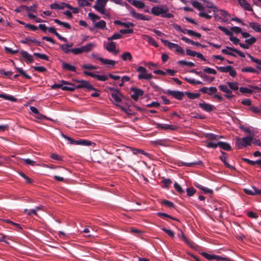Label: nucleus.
Here are the masks:
<instances>
[{
	"label": "nucleus",
	"mask_w": 261,
	"mask_h": 261,
	"mask_svg": "<svg viewBox=\"0 0 261 261\" xmlns=\"http://www.w3.org/2000/svg\"><path fill=\"white\" fill-rule=\"evenodd\" d=\"M238 2L240 6L244 8V10L252 11L253 9L250 7L249 4L246 0H238Z\"/></svg>",
	"instance_id": "nucleus-20"
},
{
	"label": "nucleus",
	"mask_w": 261,
	"mask_h": 261,
	"mask_svg": "<svg viewBox=\"0 0 261 261\" xmlns=\"http://www.w3.org/2000/svg\"><path fill=\"white\" fill-rule=\"evenodd\" d=\"M61 136L62 137L66 139L69 142L70 144L81 145L83 146H90L92 144V142L86 140L80 139L78 140H74L71 138L67 136L66 135L62 133Z\"/></svg>",
	"instance_id": "nucleus-5"
},
{
	"label": "nucleus",
	"mask_w": 261,
	"mask_h": 261,
	"mask_svg": "<svg viewBox=\"0 0 261 261\" xmlns=\"http://www.w3.org/2000/svg\"><path fill=\"white\" fill-rule=\"evenodd\" d=\"M217 92V89L215 87H211L208 88L207 94L209 95H212Z\"/></svg>",
	"instance_id": "nucleus-57"
},
{
	"label": "nucleus",
	"mask_w": 261,
	"mask_h": 261,
	"mask_svg": "<svg viewBox=\"0 0 261 261\" xmlns=\"http://www.w3.org/2000/svg\"><path fill=\"white\" fill-rule=\"evenodd\" d=\"M74 82L79 83L75 86L76 89H86L88 91H97V89L94 87L89 82L85 80H74Z\"/></svg>",
	"instance_id": "nucleus-4"
},
{
	"label": "nucleus",
	"mask_w": 261,
	"mask_h": 261,
	"mask_svg": "<svg viewBox=\"0 0 261 261\" xmlns=\"http://www.w3.org/2000/svg\"><path fill=\"white\" fill-rule=\"evenodd\" d=\"M205 137L207 138V140L209 141L215 140L218 141L220 140V137L219 135L212 134V133H208L205 135Z\"/></svg>",
	"instance_id": "nucleus-29"
},
{
	"label": "nucleus",
	"mask_w": 261,
	"mask_h": 261,
	"mask_svg": "<svg viewBox=\"0 0 261 261\" xmlns=\"http://www.w3.org/2000/svg\"><path fill=\"white\" fill-rule=\"evenodd\" d=\"M0 98H3L5 99L10 100L11 101H16L17 100V99L14 96L5 94H0Z\"/></svg>",
	"instance_id": "nucleus-37"
},
{
	"label": "nucleus",
	"mask_w": 261,
	"mask_h": 261,
	"mask_svg": "<svg viewBox=\"0 0 261 261\" xmlns=\"http://www.w3.org/2000/svg\"><path fill=\"white\" fill-rule=\"evenodd\" d=\"M54 21L55 23H57L59 25H63L64 27L68 29H71V25H70L69 23L67 22H62L58 19H55Z\"/></svg>",
	"instance_id": "nucleus-39"
},
{
	"label": "nucleus",
	"mask_w": 261,
	"mask_h": 261,
	"mask_svg": "<svg viewBox=\"0 0 261 261\" xmlns=\"http://www.w3.org/2000/svg\"><path fill=\"white\" fill-rule=\"evenodd\" d=\"M16 68L18 72L23 77H25L28 80L31 79V76L29 74H27L26 72L21 68L16 67Z\"/></svg>",
	"instance_id": "nucleus-45"
},
{
	"label": "nucleus",
	"mask_w": 261,
	"mask_h": 261,
	"mask_svg": "<svg viewBox=\"0 0 261 261\" xmlns=\"http://www.w3.org/2000/svg\"><path fill=\"white\" fill-rule=\"evenodd\" d=\"M164 93L174 97L177 100H181L185 95V92L179 91L168 90L164 91Z\"/></svg>",
	"instance_id": "nucleus-10"
},
{
	"label": "nucleus",
	"mask_w": 261,
	"mask_h": 261,
	"mask_svg": "<svg viewBox=\"0 0 261 261\" xmlns=\"http://www.w3.org/2000/svg\"><path fill=\"white\" fill-rule=\"evenodd\" d=\"M156 127L159 129H171L172 130H175L177 129V126L175 125H171L169 124H161V123H158L156 124Z\"/></svg>",
	"instance_id": "nucleus-19"
},
{
	"label": "nucleus",
	"mask_w": 261,
	"mask_h": 261,
	"mask_svg": "<svg viewBox=\"0 0 261 261\" xmlns=\"http://www.w3.org/2000/svg\"><path fill=\"white\" fill-rule=\"evenodd\" d=\"M128 2L131 3L134 6L139 9H142L145 7V4L139 1L128 0Z\"/></svg>",
	"instance_id": "nucleus-23"
},
{
	"label": "nucleus",
	"mask_w": 261,
	"mask_h": 261,
	"mask_svg": "<svg viewBox=\"0 0 261 261\" xmlns=\"http://www.w3.org/2000/svg\"><path fill=\"white\" fill-rule=\"evenodd\" d=\"M250 27L255 32L261 33V25L256 22H251L249 23Z\"/></svg>",
	"instance_id": "nucleus-32"
},
{
	"label": "nucleus",
	"mask_w": 261,
	"mask_h": 261,
	"mask_svg": "<svg viewBox=\"0 0 261 261\" xmlns=\"http://www.w3.org/2000/svg\"><path fill=\"white\" fill-rule=\"evenodd\" d=\"M185 95H187V97L190 99L198 98L200 96L199 93H193L190 92H185Z\"/></svg>",
	"instance_id": "nucleus-33"
},
{
	"label": "nucleus",
	"mask_w": 261,
	"mask_h": 261,
	"mask_svg": "<svg viewBox=\"0 0 261 261\" xmlns=\"http://www.w3.org/2000/svg\"><path fill=\"white\" fill-rule=\"evenodd\" d=\"M203 71L204 72H205L206 73H208V74H217V71L215 69L210 68V67H205L203 69Z\"/></svg>",
	"instance_id": "nucleus-55"
},
{
	"label": "nucleus",
	"mask_w": 261,
	"mask_h": 261,
	"mask_svg": "<svg viewBox=\"0 0 261 261\" xmlns=\"http://www.w3.org/2000/svg\"><path fill=\"white\" fill-rule=\"evenodd\" d=\"M20 42L22 44L29 45L30 42L34 43L38 46H41V43L40 41H37L35 38H31V37H27L24 40L20 41Z\"/></svg>",
	"instance_id": "nucleus-17"
},
{
	"label": "nucleus",
	"mask_w": 261,
	"mask_h": 261,
	"mask_svg": "<svg viewBox=\"0 0 261 261\" xmlns=\"http://www.w3.org/2000/svg\"><path fill=\"white\" fill-rule=\"evenodd\" d=\"M162 204L166 205L167 206L171 208L174 207V204L172 202L167 200H164L162 202Z\"/></svg>",
	"instance_id": "nucleus-63"
},
{
	"label": "nucleus",
	"mask_w": 261,
	"mask_h": 261,
	"mask_svg": "<svg viewBox=\"0 0 261 261\" xmlns=\"http://www.w3.org/2000/svg\"><path fill=\"white\" fill-rule=\"evenodd\" d=\"M34 55L38 58H39L41 59L48 61L49 57L45 54H42L39 53H34Z\"/></svg>",
	"instance_id": "nucleus-50"
},
{
	"label": "nucleus",
	"mask_w": 261,
	"mask_h": 261,
	"mask_svg": "<svg viewBox=\"0 0 261 261\" xmlns=\"http://www.w3.org/2000/svg\"><path fill=\"white\" fill-rule=\"evenodd\" d=\"M130 91L134 93L131 94L130 96L136 101H137L139 97L142 96L144 94V91L142 89L134 87L130 88Z\"/></svg>",
	"instance_id": "nucleus-11"
},
{
	"label": "nucleus",
	"mask_w": 261,
	"mask_h": 261,
	"mask_svg": "<svg viewBox=\"0 0 261 261\" xmlns=\"http://www.w3.org/2000/svg\"><path fill=\"white\" fill-rule=\"evenodd\" d=\"M219 89L225 93H231V91L227 87V86L224 85H220L219 86Z\"/></svg>",
	"instance_id": "nucleus-48"
},
{
	"label": "nucleus",
	"mask_w": 261,
	"mask_h": 261,
	"mask_svg": "<svg viewBox=\"0 0 261 261\" xmlns=\"http://www.w3.org/2000/svg\"><path fill=\"white\" fill-rule=\"evenodd\" d=\"M109 0H97L96 4L93 7L98 12L102 14H105V8L106 6L107 3Z\"/></svg>",
	"instance_id": "nucleus-9"
},
{
	"label": "nucleus",
	"mask_w": 261,
	"mask_h": 261,
	"mask_svg": "<svg viewBox=\"0 0 261 261\" xmlns=\"http://www.w3.org/2000/svg\"><path fill=\"white\" fill-rule=\"evenodd\" d=\"M182 240L185 242V243L188 245L191 248H194V243L189 240V239H188L186 236H182Z\"/></svg>",
	"instance_id": "nucleus-60"
},
{
	"label": "nucleus",
	"mask_w": 261,
	"mask_h": 261,
	"mask_svg": "<svg viewBox=\"0 0 261 261\" xmlns=\"http://www.w3.org/2000/svg\"><path fill=\"white\" fill-rule=\"evenodd\" d=\"M105 48L109 52L113 53L114 55H116L118 51H116V45L114 42L111 41L105 45Z\"/></svg>",
	"instance_id": "nucleus-14"
},
{
	"label": "nucleus",
	"mask_w": 261,
	"mask_h": 261,
	"mask_svg": "<svg viewBox=\"0 0 261 261\" xmlns=\"http://www.w3.org/2000/svg\"><path fill=\"white\" fill-rule=\"evenodd\" d=\"M124 6L130 11L131 15L133 17L138 19V20H150V17L147 16L146 15H144L142 14H140L137 13L135 10L131 7L128 4L125 3Z\"/></svg>",
	"instance_id": "nucleus-2"
},
{
	"label": "nucleus",
	"mask_w": 261,
	"mask_h": 261,
	"mask_svg": "<svg viewBox=\"0 0 261 261\" xmlns=\"http://www.w3.org/2000/svg\"><path fill=\"white\" fill-rule=\"evenodd\" d=\"M95 27L98 29H105L106 28V23L105 21L101 20L95 23Z\"/></svg>",
	"instance_id": "nucleus-42"
},
{
	"label": "nucleus",
	"mask_w": 261,
	"mask_h": 261,
	"mask_svg": "<svg viewBox=\"0 0 261 261\" xmlns=\"http://www.w3.org/2000/svg\"><path fill=\"white\" fill-rule=\"evenodd\" d=\"M218 29L223 32L226 35L229 36V40L232 41L234 44L236 45L240 43V40L238 38L233 37L232 33L225 27L220 25L218 27Z\"/></svg>",
	"instance_id": "nucleus-8"
},
{
	"label": "nucleus",
	"mask_w": 261,
	"mask_h": 261,
	"mask_svg": "<svg viewBox=\"0 0 261 261\" xmlns=\"http://www.w3.org/2000/svg\"><path fill=\"white\" fill-rule=\"evenodd\" d=\"M221 153L222 155L220 156L219 159L224 163V165L229 169H234L233 167L229 165L226 161L227 154L223 151H221Z\"/></svg>",
	"instance_id": "nucleus-21"
},
{
	"label": "nucleus",
	"mask_w": 261,
	"mask_h": 261,
	"mask_svg": "<svg viewBox=\"0 0 261 261\" xmlns=\"http://www.w3.org/2000/svg\"><path fill=\"white\" fill-rule=\"evenodd\" d=\"M239 91L242 94H251L253 92L252 89H249L247 87H240Z\"/></svg>",
	"instance_id": "nucleus-47"
},
{
	"label": "nucleus",
	"mask_w": 261,
	"mask_h": 261,
	"mask_svg": "<svg viewBox=\"0 0 261 261\" xmlns=\"http://www.w3.org/2000/svg\"><path fill=\"white\" fill-rule=\"evenodd\" d=\"M216 68L220 72L227 73L229 72L230 69L231 68V66H227L226 67H219L216 66Z\"/></svg>",
	"instance_id": "nucleus-43"
},
{
	"label": "nucleus",
	"mask_w": 261,
	"mask_h": 261,
	"mask_svg": "<svg viewBox=\"0 0 261 261\" xmlns=\"http://www.w3.org/2000/svg\"><path fill=\"white\" fill-rule=\"evenodd\" d=\"M204 3H205V6L207 8L212 9L214 13L216 12V10H218V8L212 3L206 1Z\"/></svg>",
	"instance_id": "nucleus-46"
},
{
	"label": "nucleus",
	"mask_w": 261,
	"mask_h": 261,
	"mask_svg": "<svg viewBox=\"0 0 261 261\" xmlns=\"http://www.w3.org/2000/svg\"><path fill=\"white\" fill-rule=\"evenodd\" d=\"M121 58L123 61H126L127 59L129 61L133 60V57L129 52H125L121 55Z\"/></svg>",
	"instance_id": "nucleus-41"
},
{
	"label": "nucleus",
	"mask_w": 261,
	"mask_h": 261,
	"mask_svg": "<svg viewBox=\"0 0 261 261\" xmlns=\"http://www.w3.org/2000/svg\"><path fill=\"white\" fill-rule=\"evenodd\" d=\"M227 83L231 90L233 91H238V90L239 89L238 87V83L237 82H228ZM237 94H239L238 91H237Z\"/></svg>",
	"instance_id": "nucleus-34"
},
{
	"label": "nucleus",
	"mask_w": 261,
	"mask_h": 261,
	"mask_svg": "<svg viewBox=\"0 0 261 261\" xmlns=\"http://www.w3.org/2000/svg\"><path fill=\"white\" fill-rule=\"evenodd\" d=\"M99 61L101 62L103 65H107V67L109 68H113L116 63V61L114 60L105 59L103 58H99Z\"/></svg>",
	"instance_id": "nucleus-18"
},
{
	"label": "nucleus",
	"mask_w": 261,
	"mask_h": 261,
	"mask_svg": "<svg viewBox=\"0 0 261 261\" xmlns=\"http://www.w3.org/2000/svg\"><path fill=\"white\" fill-rule=\"evenodd\" d=\"M219 147L225 150H230L231 149L230 144L226 142H218Z\"/></svg>",
	"instance_id": "nucleus-30"
},
{
	"label": "nucleus",
	"mask_w": 261,
	"mask_h": 261,
	"mask_svg": "<svg viewBox=\"0 0 261 261\" xmlns=\"http://www.w3.org/2000/svg\"><path fill=\"white\" fill-rule=\"evenodd\" d=\"M157 215L159 217H161L163 219H166V218H170V219L174 220H176V221L178 220L176 218H174L172 216H171V215H168L166 213H164L159 212L157 213Z\"/></svg>",
	"instance_id": "nucleus-40"
},
{
	"label": "nucleus",
	"mask_w": 261,
	"mask_h": 261,
	"mask_svg": "<svg viewBox=\"0 0 261 261\" xmlns=\"http://www.w3.org/2000/svg\"><path fill=\"white\" fill-rule=\"evenodd\" d=\"M78 4L80 7L90 6L91 4L87 0H77Z\"/></svg>",
	"instance_id": "nucleus-58"
},
{
	"label": "nucleus",
	"mask_w": 261,
	"mask_h": 261,
	"mask_svg": "<svg viewBox=\"0 0 261 261\" xmlns=\"http://www.w3.org/2000/svg\"><path fill=\"white\" fill-rule=\"evenodd\" d=\"M144 40L148 42L150 44L152 45L153 46L158 47V45L157 44L155 40L150 36L145 35H143V37Z\"/></svg>",
	"instance_id": "nucleus-25"
},
{
	"label": "nucleus",
	"mask_w": 261,
	"mask_h": 261,
	"mask_svg": "<svg viewBox=\"0 0 261 261\" xmlns=\"http://www.w3.org/2000/svg\"><path fill=\"white\" fill-rule=\"evenodd\" d=\"M196 192V190L193 187L188 188L186 190L187 195L189 197L193 196Z\"/></svg>",
	"instance_id": "nucleus-49"
},
{
	"label": "nucleus",
	"mask_w": 261,
	"mask_h": 261,
	"mask_svg": "<svg viewBox=\"0 0 261 261\" xmlns=\"http://www.w3.org/2000/svg\"><path fill=\"white\" fill-rule=\"evenodd\" d=\"M216 12L219 13L220 15L224 16L225 18H226L227 17H230L229 14L227 12V11H226L224 10L219 9L218 8V10H216Z\"/></svg>",
	"instance_id": "nucleus-53"
},
{
	"label": "nucleus",
	"mask_w": 261,
	"mask_h": 261,
	"mask_svg": "<svg viewBox=\"0 0 261 261\" xmlns=\"http://www.w3.org/2000/svg\"><path fill=\"white\" fill-rule=\"evenodd\" d=\"M174 188L179 194H182L185 192L181 187L176 182H175L174 184Z\"/></svg>",
	"instance_id": "nucleus-54"
},
{
	"label": "nucleus",
	"mask_w": 261,
	"mask_h": 261,
	"mask_svg": "<svg viewBox=\"0 0 261 261\" xmlns=\"http://www.w3.org/2000/svg\"><path fill=\"white\" fill-rule=\"evenodd\" d=\"M253 140L252 136L244 137L242 138H237V145L239 149L251 145Z\"/></svg>",
	"instance_id": "nucleus-3"
},
{
	"label": "nucleus",
	"mask_w": 261,
	"mask_h": 261,
	"mask_svg": "<svg viewBox=\"0 0 261 261\" xmlns=\"http://www.w3.org/2000/svg\"><path fill=\"white\" fill-rule=\"evenodd\" d=\"M111 95L116 102H120L121 101V94L118 90H115L114 92L112 93Z\"/></svg>",
	"instance_id": "nucleus-27"
},
{
	"label": "nucleus",
	"mask_w": 261,
	"mask_h": 261,
	"mask_svg": "<svg viewBox=\"0 0 261 261\" xmlns=\"http://www.w3.org/2000/svg\"><path fill=\"white\" fill-rule=\"evenodd\" d=\"M162 230L165 232L170 237L173 238L174 237V232L169 229H167L165 227L161 228Z\"/></svg>",
	"instance_id": "nucleus-59"
},
{
	"label": "nucleus",
	"mask_w": 261,
	"mask_h": 261,
	"mask_svg": "<svg viewBox=\"0 0 261 261\" xmlns=\"http://www.w3.org/2000/svg\"><path fill=\"white\" fill-rule=\"evenodd\" d=\"M162 43H164V44L167 46H168L170 49H172L173 48H175L177 44L173 43L172 42H169L168 40H165L163 39H161Z\"/></svg>",
	"instance_id": "nucleus-31"
},
{
	"label": "nucleus",
	"mask_w": 261,
	"mask_h": 261,
	"mask_svg": "<svg viewBox=\"0 0 261 261\" xmlns=\"http://www.w3.org/2000/svg\"><path fill=\"white\" fill-rule=\"evenodd\" d=\"M114 23L115 24L120 25L123 26L126 28H129L130 27L133 28L135 26V24L132 22H122L118 20H115Z\"/></svg>",
	"instance_id": "nucleus-24"
},
{
	"label": "nucleus",
	"mask_w": 261,
	"mask_h": 261,
	"mask_svg": "<svg viewBox=\"0 0 261 261\" xmlns=\"http://www.w3.org/2000/svg\"><path fill=\"white\" fill-rule=\"evenodd\" d=\"M199 106L204 111L207 112H211L213 111L215 107L213 105L210 103H207L204 101L199 103Z\"/></svg>",
	"instance_id": "nucleus-15"
},
{
	"label": "nucleus",
	"mask_w": 261,
	"mask_h": 261,
	"mask_svg": "<svg viewBox=\"0 0 261 261\" xmlns=\"http://www.w3.org/2000/svg\"><path fill=\"white\" fill-rule=\"evenodd\" d=\"M61 82L63 84L62 90L73 92L75 90V89H76L74 84L72 83H69L64 80H62Z\"/></svg>",
	"instance_id": "nucleus-12"
},
{
	"label": "nucleus",
	"mask_w": 261,
	"mask_h": 261,
	"mask_svg": "<svg viewBox=\"0 0 261 261\" xmlns=\"http://www.w3.org/2000/svg\"><path fill=\"white\" fill-rule=\"evenodd\" d=\"M122 37H123V36L122 34H120L119 33H115L112 35V36H111L110 37H108V39L109 40L112 41L113 40L121 39Z\"/></svg>",
	"instance_id": "nucleus-51"
},
{
	"label": "nucleus",
	"mask_w": 261,
	"mask_h": 261,
	"mask_svg": "<svg viewBox=\"0 0 261 261\" xmlns=\"http://www.w3.org/2000/svg\"><path fill=\"white\" fill-rule=\"evenodd\" d=\"M88 16L91 19V20L93 21H96V20H98L100 19V17L96 14L90 12L88 13Z\"/></svg>",
	"instance_id": "nucleus-62"
},
{
	"label": "nucleus",
	"mask_w": 261,
	"mask_h": 261,
	"mask_svg": "<svg viewBox=\"0 0 261 261\" xmlns=\"http://www.w3.org/2000/svg\"><path fill=\"white\" fill-rule=\"evenodd\" d=\"M33 68L35 71H39L42 73L45 72L47 71L46 68L43 66H34L33 67Z\"/></svg>",
	"instance_id": "nucleus-61"
},
{
	"label": "nucleus",
	"mask_w": 261,
	"mask_h": 261,
	"mask_svg": "<svg viewBox=\"0 0 261 261\" xmlns=\"http://www.w3.org/2000/svg\"><path fill=\"white\" fill-rule=\"evenodd\" d=\"M193 6L200 11L204 10V7L198 2L194 1L192 2Z\"/></svg>",
	"instance_id": "nucleus-36"
},
{
	"label": "nucleus",
	"mask_w": 261,
	"mask_h": 261,
	"mask_svg": "<svg viewBox=\"0 0 261 261\" xmlns=\"http://www.w3.org/2000/svg\"><path fill=\"white\" fill-rule=\"evenodd\" d=\"M137 71L139 72L138 77L139 80H150L152 78V75L147 72L145 68L142 66H139L137 69Z\"/></svg>",
	"instance_id": "nucleus-7"
},
{
	"label": "nucleus",
	"mask_w": 261,
	"mask_h": 261,
	"mask_svg": "<svg viewBox=\"0 0 261 261\" xmlns=\"http://www.w3.org/2000/svg\"><path fill=\"white\" fill-rule=\"evenodd\" d=\"M129 149L134 154H137L138 153H141V154L145 155L146 156H147L148 155V153H147V152H145L144 150L140 149L135 148H132V147H129Z\"/></svg>",
	"instance_id": "nucleus-35"
},
{
	"label": "nucleus",
	"mask_w": 261,
	"mask_h": 261,
	"mask_svg": "<svg viewBox=\"0 0 261 261\" xmlns=\"http://www.w3.org/2000/svg\"><path fill=\"white\" fill-rule=\"evenodd\" d=\"M194 186L196 187H197V188L202 190L204 192V193L205 194H213V192L212 190H211L208 188L204 187L202 186V185H200L199 184H198V182H195Z\"/></svg>",
	"instance_id": "nucleus-26"
},
{
	"label": "nucleus",
	"mask_w": 261,
	"mask_h": 261,
	"mask_svg": "<svg viewBox=\"0 0 261 261\" xmlns=\"http://www.w3.org/2000/svg\"><path fill=\"white\" fill-rule=\"evenodd\" d=\"M200 254L206 259L211 261H212L213 260H216V261H231V259L228 257H223L215 254H210L205 252H202Z\"/></svg>",
	"instance_id": "nucleus-6"
},
{
	"label": "nucleus",
	"mask_w": 261,
	"mask_h": 261,
	"mask_svg": "<svg viewBox=\"0 0 261 261\" xmlns=\"http://www.w3.org/2000/svg\"><path fill=\"white\" fill-rule=\"evenodd\" d=\"M63 5L65 6L66 8H67L70 9V10H72V12L74 14H76V13H78L79 12L80 9L78 8H74L72 6H71V5H69L68 4H63Z\"/></svg>",
	"instance_id": "nucleus-52"
},
{
	"label": "nucleus",
	"mask_w": 261,
	"mask_h": 261,
	"mask_svg": "<svg viewBox=\"0 0 261 261\" xmlns=\"http://www.w3.org/2000/svg\"><path fill=\"white\" fill-rule=\"evenodd\" d=\"M243 191L247 195H261V190L258 189L255 187H251L250 189L245 188Z\"/></svg>",
	"instance_id": "nucleus-13"
},
{
	"label": "nucleus",
	"mask_w": 261,
	"mask_h": 261,
	"mask_svg": "<svg viewBox=\"0 0 261 261\" xmlns=\"http://www.w3.org/2000/svg\"><path fill=\"white\" fill-rule=\"evenodd\" d=\"M247 56L251 59V60L257 64L258 65H261V60L258 59H256L250 55L249 54H247Z\"/></svg>",
	"instance_id": "nucleus-64"
},
{
	"label": "nucleus",
	"mask_w": 261,
	"mask_h": 261,
	"mask_svg": "<svg viewBox=\"0 0 261 261\" xmlns=\"http://www.w3.org/2000/svg\"><path fill=\"white\" fill-rule=\"evenodd\" d=\"M20 53L22 57L25 59L27 63H32L34 62V60L33 56L29 54L27 51L21 50Z\"/></svg>",
	"instance_id": "nucleus-16"
},
{
	"label": "nucleus",
	"mask_w": 261,
	"mask_h": 261,
	"mask_svg": "<svg viewBox=\"0 0 261 261\" xmlns=\"http://www.w3.org/2000/svg\"><path fill=\"white\" fill-rule=\"evenodd\" d=\"M95 46V44L93 43H89L85 45L82 46L83 53H88L91 51Z\"/></svg>",
	"instance_id": "nucleus-22"
},
{
	"label": "nucleus",
	"mask_w": 261,
	"mask_h": 261,
	"mask_svg": "<svg viewBox=\"0 0 261 261\" xmlns=\"http://www.w3.org/2000/svg\"><path fill=\"white\" fill-rule=\"evenodd\" d=\"M184 79L186 81H187L189 83H190L191 84H193V85H195V84H198V85L203 84V83L201 81H196L194 79H188L187 77H185Z\"/></svg>",
	"instance_id": "nucleus-56"
},
{
	"label": "nucleus",
	"mask_w": 261,
	"mask_h": 261,
	"mask_svg": "<svg viewBox=\"0 0 261 261\" xmlns=\"http://www.w3.org/2000/svg\"><path fill=\"white\" fill-rule=\"evenodd\" d=\"M227 48L228 49H229V51H233V52L238 54L242 58H245V54L243 53H242V51L238 50L237 49H236V48H235L234 47H231L227 46Z\"/></svg>",
	"instance_id": "nucleus-44"
},
{
	"label": "nucleus",
	"mask_w": 261,
	"mask_h": 261,
	"mask_svg": "<svg viewBox=\"0 0 261 261\" xmlns=\"http://www.w3.org/2000/svg\"><path fill=\"white\" fill-rule=\"evenodd\" d=\"M169 9L166 6H155L152 8L151 13L155 16L162 15L163 17L171 18L173 17V15L171 13H167Z\"/></svg>",
	"instance_id": "nucleus-1"
},
{
	"label": "nucleus",
	"mask_w": 261,
	"mask_h": 261,
	"mask_svg": "<svg viewBox=\"0 0 261 261\" xmlns=\"http://www.w3.org/2000/svg\"><path fill=\"white\" fill-rule=\"evenodd\" d=\"M54 21L55 23H57L59 25H63L64 27L68 29H71V25H70L69 23L67 22H62L58 19H55Z\"/></svg>",
	"instance_id": "nucleus-38"
},
{
	"label": "nucleus",
	"mask_w": 261,
	"mask_h": 261,
	"mask_svg": "<svg viewBox=\"0 0 261 261\" xmlns=\"http://www.w3.org/2000/svg\"><path fill=\"white\" fill-rule=\"evenodd\" d=\"M62 68L65 69L70 71L75 72L76 68L74 66L71 65L68 63L63 62Z\"/></svg>",
	"instance_id": "nucleus-28"
}]
</instances>
